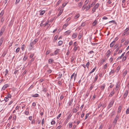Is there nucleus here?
I'll return each mask as SVG.
<instances>
[{
	"label": "nucleus",
	"mask_w": 129,
	"mask_h": 129,
	"mask_svg": "<svg viewBox=\"0 0 129 129\" xmlns=\"http://www.w3.org/2000/svg\"><path fill=\"white\" fill-rule=\"evenodd\" d=\"M99 5V4L98 3H96L93 8L92 10V13H93L95 11V10L97 9Z\"/></svg>",
	"instance_id": "nucleus-1"
},
{
	"label": "nucleus",
	"mask_w": 129,
	"mask_h": 129,
	"mask_svg": "<svg viewBox=\"0 0 129 129\" xmlns=\"http://www.w3.org/2000/svg\"><path fill=\"white\" fill-rule=\"evenodd\" d=\"M114 101L113 100H112L111 102L109 103L108 106V108L109 109L111 107H112L114 104Z\"/></svg>",
	"instance_id": "nucleus-2"
},
{
	"label": "nucleus",
	"mask_w": 129,
	"mask_h": 129,
	"mask_svg": "<svg viewBox=\"0 0 129 129\" xmlns=\"http://www.w3.org/2000/svg\"><path fill=\"white\" fill-rule=\"evenodd\" d=\"M111 53V52L110 50H108L106 53L105 54L106 56V57H105V59L106 60L107 59L109 56L110 55V53Z\"/></svg>",
	"instance_id": "nucleus-3"
},
{
	"label": "nucleus",
	"mask_w": 129,
	"mask_h": 129,
	"mask_svg": "<svg viewBox=\"0 0 129 129\" xmlns=\"http://www.w3.org/2000/svg\"><path fill=\"white\" fill-rule=\"evenodd\" d=\"M9 85H8L7 84H5L2 88V90H5L8 87H9Z\"/></svg>",
	"instance_id": "nucleus-4"
},
{
	"label": "nucleus",
	"mask_w": 129,
	"mask_h": 129,
	"mask_svg": "<svg viewBox=\"0 0 129 129\" xmlns=\"http://www.w3.org/2000/svg\"><path fill=\"white\" fill-rule=\"evenodd\" d=\"M118 118L119 116L118 115H117L113 121V123H115V124L116 123L117 120L118 119Z\"/></svg>",
	"instance_id": "nucleus-5"
},
{
	"label": "nucleus",
	"mask_w": 129,
	"mask_h": 129,
	"mask_svg": "<svg viewBox=\"0 0 129 129\" xmlns=\"http://www.w3.org/2000/svg\"><path fill=\"white\" fill-rule=\"evenodd\" d=\"M128 91L127 90H126L124 92V94L123 96V97L124 99H125L126 97L128 94Z\"/></svg>",
	"instance_id": "nucleus-6"
},
{
	"label": "nucleus",
	"mask_w": 129,
	"mask_h": 129,
	"mask_svg": "<svg viewBox=\"0 0 129 129\" xmlns=\"http://www.w3.org/2000/svg\"><path fill=\"white\" fill-rule=\"evenodd\" d=\"M77 34L76 33L73 34L72 36V39H74L77 37Z\"/></svg>",
	"instance_id": "nucleus-7"
},
{
	"label": "nucleus",
	"mask_w": 129,
	"mask_h": 129,
	"mask_svg": "<svg viewBox=\"0 0 129 129\" xmlns=\"http://www.w3.org/2000/svg\"><path fill=\"white\" fill-rule=\"evenodd\" d=\"M105 86V84H104L102 85L101 86V90H103Z\"/></svg>",
	"instance_id": "nucleus-8"
},
{
	"label": "nucleus",
	"mask_w": 129,
	"mask_h": 129,
	"mask_svg": "<svg viewBox=\"0 0 129 129\" xmlns=\"http://www.w3.org/2000/svg\"><path fill=\"white\" fill-rule=\"evenodd\" d=\"M4 28H2L0 32V35L1 36L3 33L4 31Z\"/></svg>",
	"instance_id": "nucleus-9"
},
{
	"label": "nucleus",
	"mask_w": 129,
	"mask_h": 129,
	"mask_svg": "<svg viewBox=\"0 0 129 129\" xmlns=\"http://www.w3.org/2000/svg\"><path fill=\"white\" fill-rule=\"evenodd\" d=\"M71 32V31L70 30H68L65 32L64 33L65 35H69Z\"/></svg>",
	"instance_id": "nucleus-10"
},
{
	"label": "nucleus",
	"mask_w": 129,
	"mask_h": 129,
	"mask_svg": "<svg viewBox=\"0 0 129 129\" xmlns=\"http://www.w3.org/2000/svg\"><path fill=\"white\" fill-rule=\"evenodd\" d=\"M63 11V10H60L59 13L58 14L57 16L58 17H59V16L62 13V12Z\"/></svg>",
	"instance_id": "nucleus-11"
},
{
	"label": "nucleus",
	"mask_w": 129,
	"mask_h": 129,
	"mask_svg": "<svg viewBox=\"0 0 129 129\" xmlns=\"http://www.w3.org/2000/svg\"><path fill=\"white\" fill-rule=\"evenodd\" d=\"M115 92L114 90H113L110 93L109 95V96L110 97H112L113 94H114Z\"/></svg>",
	"instance_id": "nucleus-12"
},
{
	"label": "nucleus",
	"mask_w": 129,
	"mask_h": 129,
	"mask_svg": "<svg viewBox=\"0 0 129 129\" xmlns=\"http://www.w3.org/2000/svg\"><path fill=\"white\" fill-rule=\"evenodd\" d=\"M7 53V51H4L2 54V56L4 57L6 54Z\"/></svg>",
	"instance_id": "nucleus-13"
},
{
	"label": "nucleus",
	"mask_w": 129,
	"mask_h": 129,
	"mask_svg": "<svg viewBox=\"0 0 129 129\" xmlns=\"http://www.w3.org/2000/svg\"><path fill=\"white\" fill-rule=\"evenodd\" d=\"M63 44V42L61 41H59L58 43V46H60L61 45Z\"/></svg>",
	"instance_id": "nucleus-14"
},
{
	"label": "nucleus",
	"mask_w": 129,
	"mask_h": 129,
	"mask_svg": "<svg viewBox=\"0 0 129 129\" xmlns=\"http://www.w3.org/2000/svg\"><path fill=\"white\" fill-rule=\"evenodd\" d=\"M73 101V99H71L70 101L69 105V106H71V105Z\"/></svg>",
	"instance_id": "nucleus-15"
},
{
	"label": "nucleus",
	"mask_w": 129,
	"mask_h": 129,
	"mask_svg": "<svg viewBox=\"0 0 129 129\" xmlns=\"http://www.w3.org/2000/svg\"><path fill=\"white\" fill-rule=\"evenodd\" d=\"M119 87V85L118 83H117L116 85V87L115 88V90H117Z\"/></svg>",
	"instance_id": "nucleus-16"
},
{
	"label": "nucleus",
	"mask_w": 129,
	"mask_h": 129,
	"mask_svg": "<svg viewBox=\"0 0 129 129\" xmlns=\"http://www.w3.org/2000/svg\"><path fill=\"white\" fill-rule=\"evenodd\" d=\"M125 52H124L122 54V55L120 56H119L117 59H119V58H120V59H121V58H122V57H123L124 54H125Z\"/></svg>",
	"instance_id": "nucleus-17"
},
{
	"label": "nucleus",
	"mask_w": 129,
	"mask_h": 129,
	"mask_svg": "<svg viewBox=\"0 0 129 129\" xmlns=\"http://www.w3.org/2000/svg\"><path fill=\"white\" fill-rule=\"evenodd\" d=\"M68 25V23L64 24L63 26V28H65Z\"/></svg>",
	"instance_id": "nucleus-18"
},
{
	"label": "nucleus",
	"mask_w": 129,
	"mask_h": 129,
	"mask_svg": "<svg viewBox=\"0 0 129 129\" xmlns=\"http://www.w3.org/2000/svg\"><path fill=\"white\" fill-rule=\"evenodd\" d=\"M4 13V11L3 10H2L0 14V17H2Z\"/></svg>",
	"instance_id": "nucleus-19"
},
{
	"label": "nucleus",
	"mask_w": 129,
	"mask_h": 129,
	"mask_svg": "<svg viewBox=\"0 0 129 129\" xmlns=\"http://www.w3.org/2000/svg\"><path fill=\"white\" fill-rule=\"evenodd\" d=\"M115 43L114 42H112L110 45V47H112L113 45H114Z\"/></svg>",
	"instance_id": "nucleus-20"
},
{
	"label": "nucleus",
	"mask_w": 129,
	"mask_h": 129,
	"mask_svg": "<svg viewBox=\"0 0 129 129\" xmlns=\"http://www.w3.org/2000/svg\"><path fill=\"white\" fill-rule=\"evenodd\" d=\"M72 110L73 113H76L77 111V110L75 108H73L72 109Z\"/></svg>",
	"instance_id": "nucleus-21"
},
{
	"label": "nucleus",
	"mask_w": 129,
	"mask_h": 129,
	"mask_svg": "<svg viewBox=\"0 0 129 129\" xmlns=\"http://www.w3.org/2000/svg\"><path fill=\"white\" fill-rule=\"evenodd\" d=\"M39 96V94H35L32 95V96L33 97H37Z\"/></svg>",
	"instance_id": "nucleus-22"
},
{
	"label": "nucleus",
	"mask_w": 129,
	"mask_h": 129,
	"mask_svg": "<svg viewBox=\"0 0 129 129\" xmlns=\"http://www.w3.org/2000/svg\"><path fill=\"white\" fill-rule=\"evenodd\" d=\"M122 108L120 106H119L118 108V112H120V111H121V110Z\"/></svg>",
	"instance_id": "nucleus-23"
},
{
	"label": "nucleus",
	"mask_w": 129,
	"mask_h": 129,
	"mask_svg": "<svg viewBox=\"0 0 129 129\" xmlns=\"http://www.w3.org/2000/svg\"><path fill=\"white\" fill-rule=\"evenodd\" d=\"M96 69V67H95L94 68H93L91 71L90 72L89 74H90L92 73Z\"/></svg>",
	"instance_id": "nucleus-24"
},
{
	"label": "nucleus",
	"mask_w": 129,
	"mask_h": 129,
	"mask_svg": "<svg viewBox=\"0 0 129 129\" xmlns=\"http://www.w3.org/2000/svg\"><path fill=\"white\" fill-rule=\"evenodd\" d=\"M59 49H57L56 50L54 53V54H56L57 53H58L59 51Z\"/></svg>",
	"instance_id": "nucleus-25"
},
{
	"label": "nucleus",
	"mask_w": 129,
	"mask_h": 129,
	"mask_svg": "<svg viewBox=\"0 0 129 129\" xmlns=\"http://www.w3.org/2000/svg\"><path fill=\"white\" fill-rule=\"evenodd\" d=\"M37 39H35L34 41H33L32 43H33V44H34L37 42Z\"/></svg>",
	"instance_id": "nucleus-26"
},
{
	"label": "nucleus",
	"mask_w": 129,
	"mask_h": 129,
	"mask_svg": "<svg viewBox=\"0 0 129 129\" xmlns=\"http://www.w3.org/2000/svg\"><path fill=\"white\" fill-rule=\"evenodd\" d=\"M82 37V34L81 33H79L78 35V39H80Z\"/></svg>",
	"instance_id": "nucleus-27"
},
{
	"label": "nucleus",
	"mask_w": 129,
	"mask_h": 129,
	"mask_svg": "<svg viewBox=\"0 0 129 129\" xmlns=\"http://www.w3.org/2000/svg\"><path fill=\"white\" fill-rule=\"evenodd\" d=\"M54 60L52 59H49L48 60V62L50 63H51Z\"/></svg>",
	"instance_id": "nucleus-28"
},
{
	"label": "nucleus",
	"mask_w": 129,
	"mask_h": 129,
	"mask_svg": "<svg viewBox=\"0 0 129 129\" xmlns=\"http://www.w3.org/2000/svg\"><path fill=\"white\" fill-rule=\"evenodd\" d=\"M97 21L96 20H95L92 23V24L93 26H95L96 23Z\"/></svg>",
	"instance_id": "nucleus-29"
},
{
	"label": "nucleus",
	"mask_w": 129,
	"mask_h": 129,
	"mask_svg": "<svg viewBox=\"0 0 129 129\" xmlns=\"http://www.w3.org/2000/svg\"><path fill=\"white\" fill-rule=\"evenodd\" d=\"M86 6L85 5H84L83 6L82 8V9L83 10H84L86 8Z\"/></svg>",
	"instance_id": "nucleus-30"
},
{
	"label": "nucleus",
	"mask_w": 129,
	"mask_h": 129,
	"mask_svg": "<svg viewBox=\"0 0 129 129\" xmlns=\"http://www.w3.org/2000/svg\"><path fill=\"white\" fill-rule=\"evenodd\" d=\"M80 16V15L79 14H78L77 15L75 16L74 17V18L76 19L79 17Z\"/></svg>",
	"instance_id": "nucleus-31"
},
{
	"label": "nucleus",
	"mask_w": 129,
	"mask_h": 129,
	"mask_svg": "<svg viewBox=\"0 0 129 129\" xmlns=\"http://www.w3.org/2000/svg\"><path fill=\"white\" fill-rule=\"evenodd\" d=\"M127 71L126 70V71H125L123 73V76L124 77L126 75V74H127Z\"/></svg>",
	"instance_id": "nucleus-32"
},
{
	"label": "nucleus",
	"mask_w": 129,
	"mask_h": 129,
	"mask_svg": "<svg viewBox=\"0 0 129 129\" xmlns=\"http://www.w3.org/2000/svg\"><path fill=\"white\" fill-rule=\"evenodd\" d=\"M45 12L44 11H42L40 13V15H42L44 13H45Z\"/></svg>",
	"instance_id": "nucleus-33"
},
{
	"label": "nucleus",
	"mask_w": 129,
	"mask_h": 129,
	"mask_svg": "<svg viewBox=\"0 0 129 129\" xmlns=\"http://www.w3.org/2000/svg\"><path fill=\"white\" fill-rule=\"evenodd\" d=\"M82 3L81 2H80L79 3L78 5V6L80 8L81 7Z\"/></svg>",
	"instance_id": "nucleus-34"
},
{
	"label": "nucleus",
	"mask_w": 129,
	"mask_h": 129,
	"mask_svg": "<svg viewBox=\"0 0 129 129\" xmlns=\"http://www.w3.org/2000/svg\"><path fill=\"white\" fill-rule=\"evenodd\" d=\"M33 45L34 44H33V43L32 42H31V43L29 44V46H30V47H31V48H30V49H31L32 48L33 46Z\"/></svg>",
	"instance_id": "nucleus-35"
},
{
	"label": "nucleus",
	"mask_w": 129,
	"mask_h": 129,
	"mask_svg": "<svg viewBox=\"0 0 129 129\" xmlns=\"http://www.w3.org/2000/svg\"><path fill=\"white\" fill-rule=\"evenodd\" d=\"M27 57L26 56V55H25L23 58V60L24 61H25L26 60V59H27Z\"/></svg>",
	"instance_id": "nucleus-36"
},
{
	"label": "nucleus",
	"mask_w": 129,
	"mask_h": 129,
	"mask_svg": "<svg viewBox=\"0 0 129 129\" xmlns=\"http://www.w3.org/2000/svg\"><path fill=\"white\" fill-rule=\"evenodd\" d=\"M105 61V59H102L101 61L100 64H102L103 62H104Z\"/></svg>",
	"instance_id": "nucleus-37"
},
{
	"label": "nucleus",
	"mask_w": 129,
	"mask_h": 129,
	"mask_svg": "<svg viewBox=\"0 0 129 129\" xmlns=\"http://www.w3.org/2000/svg\"><path fill=\"white\" fill-rule=\"evenodd\" d=\"M90 5L88 6L86 9V11H87L90 8Z\"/></svg>",
	"instance_id": "nucleus-38"
},
{
	"label": "nucleus",
	"mask_w": 129,
	"mask_h": 129,
	"mask_svg": "<svg viewBox=\"0 0 129 129\" xmlns=\"http://www.w3.org/2000/svg\"><path fill=\"white\" fill-rule=\"evenodd\" d=\"M3 38H2L0 39V43L1 44H2V43L3 42Z\"/></svg>",
	"instance_id": "nucleus-39"
},
{
	"label": "nucleus",
	"mask_w": 129,
	"mask_h": 129,
	"mask_svg": "<svg viewBox=\"0 0 129 129\" xmlns=\"http://www.w3.org/2000/svg\"><path fill=\"white\" fill-rule=\"evenodd\" d=\"M98 76H96L94 79V82H95L96 80H97V79H98Z\"/></svg>",
	"instance_id": "nucleus-40"
},
{
	"label": "nucleus",
	"mask_w": 129,
	"mask_h": 129,
	"mask_svg": "<svg viewBox=\"0 0 129 129\" xmlns=\"http://www.w3.org/2000/svg\"><path fill=\"white\" fill-rule=\"evenodd\" d=\"M55 123V121L53 120L51 122V124L52 125L54 124Z\"/></svg>",
	"instance_id": "nucleus-41"
},
{
	"label": "nucleus",
	"mask_w": 129,
	"mask_h": 129,
	"mask_svg": "<svg viewBox=\"0 0 129 129\" xmlns=\"http://www.w3.org/2000/svg\"><path fill=\"white\" fill-rule=\"evenodd\" d=\"M90 92V91H87L86 93V96H88L89 93Z\"/></svg>",
	"instance_id": "nucleus-42"
},
{
	"label": "nucleus",
	"mask_w": 129,
	"mask_h": 129,
	"mask_svg": "<svg viewBox=\"0 0 129 129\" xmlns=\"http://www.w3.org/2000/svg\"><path fill=\"white\" fill-rule=\"evenodd\" d=\"M61 1H62V0H59L58 2L56 4V5L57 6L58 5H59V4L61 2Z\"/></svg>",
	"instance_id": "nucleus-43"
},
{
	"label": "nucleus",
	"mask_w": 129,
	"mask_h": 129,
	"mask_svg": "<svg viewBox=\"0 0 129 129\" xmlns=\"http://www.w3.org/2000/svg\"><path fill=\"white\" fill-rule=\"evenodd\" d=\"M8 71L7 69H6L5 71V76H6L8 74Z\"/></svg>",
	"instance_id": "nucleus-44"
},
{
	"label": "nucleus",
	"mask_w": 129,
	"mask_h": 129,
	"mask_svg": "<svg viewBox=\"0 0 129 129\" xmlns=\"http://www.w3.org/2000/svg\"><path fill=\"white\" fill-rule=\"evenodd\" d=\"M129 30V28H127L124 30V33H126L127 31Z\"/></svg>",
	"instance_id": "nucleus-45"
},
{
	"label": "nucleus",
	"mask_w": 129,
	"mask_h": 129,
	"mask_svg": "<svg viewBox=\"0 0 129 129\" xmlns=\"http://www.w3.org/2000/svg\"><path fill=\"white\" fill-rule=\"evenodd\" d=\"M4 100L6 102H7L8 101L9 99L7 97H5V98Z\"/></svg>",
	"instance_id": "nucleus-46"
},
{
	"label": "nucleus",
	"mask_w": 129,
	"mask_h": 129,
	"mask_svg": "<svg viewBox=\"0 0 129 129\" xmlns=\"http://www.w3.org/2000/svg\"><path fill=\"white\" fill-rule=\"evenodd\" d=\"M118 39L117 38V37L116 38L114 39V40L113 41L115 43L116 41H117V40H118Z\"/></svg>",
	"instance_id": "nucleus-47"
},
{
	"label": "nucleus",
	"mask_w": 129,
	"mask_h": 129,
	"mask_svg": "<svg viewBox=\"0 0 129 129\" xmlns=\"http://www.w3.org/2000/svg\"><path fill=\"white\" fill-rule=\"evenodd\" d=\"M62 74H59L58 75V76H59L58 78H60V79L61 78V77L62 76Z\"/></svg>",
	"instance_id": "nucleus-48"
},
{
	"label": "nucleus",
	"mask_w": 129,
	"mask_h": 129,
	"mask_svg": "<svg viewBox=\"0 0 129 129\" xmlns=\"http://www.w3.org/2000/svg\"><path fill=\"white\" fill-rule=\"evenodd\" d=\"M89 115V113H87L86 115L85 119H86L88 117Z\"/></svg>",
	"instance_id": "nucleus-49"
},
{
	"label": "nucleus",
	"mask_w": 129,
	"mask_h": 129,
	"mask_svg": "<svg viewBox=\"0 0 129 129\" xmlns=\"http://www.w3.org/2000/svg\"><path fill=\"white\" fill-rule=\"evenodd\" d=\"M85 113L83 112V111L82 112V114L81 115V117L83 118L84 116Z\"/></svg>",
	"instance_id": "nucleus-50"
},
{
	"label": "nucleus",
	"mask_w": 129,
	"mask_h": 129,
	"mask_svg": "<svg viewBox=\"0 0 129 129\" xmlns=\"http://www.w3.org/2000/svg\"><path fill=\"white\" fill-rule=\"evenodd\" d=\"M89 62H88L86 63V67L87 68H88V67H89Z\"/></svg>",
	"instance_id": "nucleus-51"
},
{
	"label": "nucleus",
	"mask_w": 129,
	"mask_h": 129,
	"mask_svg": "<svg viewBox=\"0 0 129 129\" xmlns=\"http://www.w3.org/2000/svg\"><path fill=\"white\" fill-rule=\"evenodd\" d=\"M88 2H89V1H88V0H86L85 2L84 3V5H86L88 3Z\"/></svg>",
	"instance_id": "nucleus-52"
},
{
	"label": "nucleus",
	"mask_w": 129,
	"mask_h": 129,
	"mask_svg": "<svg viewBox=\"0 0 129 129\" xmlns=\"http://www.w3.org/2000/svg\"><path fill=\"white\" fill-rule=\"evenodd\" d=\"M115 114V111H113L111 113V116L112 117Z\"/></svg>",
	"instance_id": "nucleus-53"
},
{
	"label": "nucleus",
	"mask_w": 129,
	"mask_h": 129,
	"mask_svg": "<svg viewBox=\"0 0 129 129\" xmlns=\"http://www.w3.org/2000/svg\"><path fill=\"white\" fill-rule=\"evenodd\" d=\"M20 50V48H17L16 50V52L17 53L19 52Z\"/></svg>",
	"instance_id": "nucleus-54"
},
{
	"label": "nucleus",
	"mask_w": 129,
	"mask_h": 129,
	"mask_svg": "<svg viewBox=\"0 0 129 129\" xmlns=\"http://www.w3.org/2000/svg\"><path fill=\"white\" fill-rule=\"evenodd\" d=\"M114 72V70H112L109 73V75H111Z\"/></svg>",
	"instance_id": "nucleus-55"
},
{
	"label": "nucleus",
	"mask_w": 129,
	"mask_h": 129,
	"mask_svg": "<svg viewBox=\"0 0 129 129\" xmlns=\"http://www.w3.org/2000/svg\"><path fill=\"white\" fill-rule=\"evenodd\" d=\"M126 114H128L129 113V108L127 109L126 111Z\"/></svg>",
	"instance_id": "nucleus-56"
},
{
	"label": "nucleus",
	"mask_w": 129,
	"mask_h": 129,
	"mask_svg": "<svg viewBox=\"0 0 129 129\" xmlns=\"http://www.w3.org/2000/svg\"><path fill=\"white\" fill-rule=\"evenodd\" d=\"M107 66V63H106L104 67V69H105L106 68Z\"/></svg>",
	"instance_id": "nucleus-57"
},
{
	"label": "nucleus",
	"mask_w": 129,
	"mask_h": 129,
	"mask_svg": "<svg viewBox=\"0 0 129 129\" xmlns=\"http://www.w3.org/2000/svg\"><path fill=\"white\" fill-rule=\"evenodd\" d=\"M47 90V89L46 88H44L43 90V91L45 93L46 92Z\"/></svg>",
	"instance_id": "nucleus-58"
},
{
	"label": "nucleus",
	"mask_w": 129,
	"mask_h": 129,
	"mask_svg": "<svg viewBox=\"0 0 129 129\" xmlns=\"http://www.w3.org/2000/svg\"><path fill=\"white\" fill-rule=\"evenodd\" d=\"M72 115H71V114L69 115V116L68 117V118L67 119L69 120V119L72 116Z\"/></svg>",
	"instance_id": "nucleus-59"
},
{
	"label": "nucleus",
	"mask_w": 129,
	"mask_h": 129,
	"mask_svg": "<svg viewBox=\"0 0 129 129\" xmlns=\"http://www.w3.org/2000/svg\"><path fill=\"white\" fill-rule=\"evenodd\" d=\"M77 47H74V48L73 49V50L75 51L77 50Z\"/></svg>",
	"instance_id": "nucleus-60"
},
{
	"label": "nucleus",
	"mask_w": 129,
	"mask_h": 129,
	"mask_svg": "<svg viewBox=\"0 0 129 129\" xmlns=\"http://www.w3.org/2000/svg\"><path fill=\"white\" fill-rule=\"evenodd\" d=\"M102 106V104H101V103H100L98 106V108H100L101 106Z\"/></svg>",
	"instance_id": "nucleus-61"
},
{
	"label": "nucleus",
	"mask_w": 129,
	"mask_h": 129,
	"mask_svg": "<svg viewBox=\"0 0 129 129\" xmlns=\"http://www.w3.org/2000/svg\"><path fill=\"white\" fill-rule=\"evenodd\" d=\"M61 81H58V84L59 85H61Z\"/></svg>",
	"instance_id": "nucleus-62"
},
{
	"label": "nucleus",
	"mask_w": 129,
	"mask_h": 129,
	"mask_svg": "<svg viewBox=\"0 0 129 129\" xmlns=\"http://www.w3.org/2000/svg\"><path fill=\"white\" fill-rule=\"evenodd\" d=\"M4 19L3 17H2L1 19V22H3L4 21Z\"/></svg>",
	"instance_id": "nucleus-63"
},
{
	"label": "nucleus",
	"mask_w": 129,
	"mask_h": 129,
	"mask_svg": "<svg viewBox=\"0 0 129 129\" xmlns=\"http://www.w3.org/2000/svg\"><path fill=\"white\" fill-rule=\"evenodd\" d=\"M61 127V126L60 125L58 126L55 129H60V128Z\"/></svg>",
	"instance_id": "nucleus-64"
}]
</instances>
